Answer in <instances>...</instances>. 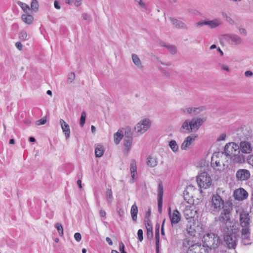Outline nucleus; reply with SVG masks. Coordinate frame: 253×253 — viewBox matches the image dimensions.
<instances>
[{"instance_id": "nucleus-1", "label": "nucleus", "mask_w": 253, "mask_h": 253, "mask_svg": "<svg viewBox=\"0 0 253 253\" xmlns=\"http://www.w3.org/2000/svg\"><path fill=\"white\" fill-rule=\"evenodd\" d=\"M227 158L234 164H242L245 162V156L239 150V146L234 142H230L225 146L224 152Z\"/></svg>"}, {"instance_id": "nucleus-2", "label": "nucleus", "mask_w": 253, "mask_h": 253, "mask_svg": "<svg viewBox=\"0 0 253 253\" xmlns=\"http://www.w3.org/2000/svg\"><path fill=\"white\" fill-rule=\"evenodd\" d=\"M233 210V204L230 201H226V205L223 209H222L219 217L218 220L223 224L224 225L225 230L227 227L231 228V222L230 215L231 211Z\"/></svg>"}, {"instance_id": "nucleus-3", "label": "nucleus", "mask_w": 253, "mask_h": 253, "mask_svg": "<svg viewBox=\"0 0 253 253\" xmlns=\"http://www.w3.org/2000/svg\"><path fill=\"white\" fill-rule=\"evenodd\" d=\"M226 205V202L218 194L212 195L210 201L209 212L212 214H217L221 210L223 209Z\"/></svg>"}, {"instance_id": "nucleus-4", "label": "nucleus", "mask_w": 253, "mask_h": 253, "mask_svg": "<svg viewBox=\"0 0 253 253\" xmlns=\"http://www.w3.org/2000/svg\"><path fill=\"white\" fill-rule=\"evenodd\" d=\"M249 221L250 218L248 214L245 213L240 214V225L242 227L241 235L245 244H249V243L246 242V240H248L250 237Z\"/></svg>"}, {"instance_id": "nucleus-5", "label": "nucleus", "mask_w": 253, "mask_h": 253, "mask_svg": "<svg viewBox=\"0 0 253 253\" xmlns=\"http://www.w3.org/2000/svg\"><path fill=\"white\" fill-rule=\"evenodd\" d=\"M202 241L209 248L215 249L219 245L220 240L219 236L213 233L205 234L202 238Z\"/></svg>"}, {"instance_id": "nucleus-6", "label": "nucleus", "mask_w": 253, "mask_h": 253, "mask_svg": "<svg viewBox=\"0 0 253 253\" xmlns=\"http://www.w3.org/2000/svg\"><path fill=\"white\" fill-rule=\"evenodd\" d=\"M197 182L200 188L207 189L211 185V176L207 172H203L197 177Z\"/></svg>"}, {"instance_id": "nucleus-7", "label": "nucleus", "mask_w": 253, "mask_h": 253, "mask_svg": "<svg viewBox=\"0 0 253 253\" xmlns=\"http://www.w3.org/2000/svg\"><path fill=\"white\" fill-rule=\"evenodd\" d=\"M151 126V121L149 119L145 118L137 123L134 127L135 131L140 135L147 131Z\"/></svg>"}, {"instance_id": "nucleus-8", "label": "nucleus", "mask_w": 253, "mask_h": 253, "mask_svg": "<svg viewBox=\"0 0 253 253\" xmlns=\"http://www.w3.org/2000/svg\"><path fill=\"white\" fill-rule=\"evenodd\" d=\"M224 231L227 233V235H224V239L227 245L228 248L229 249H235L236 246V238L234 236L230 235L232 229L227 227V229H224Z\"/></svg>"}, {"instance_id": "nucleus-9", "label": "nucleus", "mask_w": 253, "mask_h": 253, "mask_svg": "<svg viewBox=\"0 0 253 253\" xmlns=\"http://www.w3.org/2000/svg\"><path fill=\"white\" fill-rule=\"evenodd\" d=\"M209 249L201 244H195L190 246L187 253H209Z\"/></svg>"}, {"instance_id": "nucleus-10", "label": "nucleus", "mask_w": 253, "mask_h": 253, "mask_svg": "<svg viewBox=\"0 0 253 253\" xmlns=\"http://www.w3.org/2000/svg\"><path fill=\"white\" fill-rule=\"evenodd\" d=\"M133 137L130 131H125L124 138V146L125 152L128 154L131 148Z\"/></svg>"}, {"instance_id": "nucleus-11", "label": "nucleus", "mask_w": 253, "mask_h": 253, "mask_svg": "<svg viewBox=\"0 0 253 253\" xmlns=\"http://www.w3.org/2000/svg\"><path fill=\"white\" fill-rule=\"evenodd\" d=\"M168 214L172 226L176 225L181 220V214L177 210H174L172 212L169 207Z\"/></svg>"}, {"instance_id": "nucleus-12", "label": "nucleus", "mask_w": 253, "mask_h": 253, "mask_svg": "<svg viewBox=\"0 0 253 253\" xmlns=\"http://www.w3.org/2000/svg\"><path fill=\"white\" fill-rule=\"evenodd\" d=\"M224 38L229 43L234 45H239L242 42V38L235 34H228L224 36Z\"/></svg>"}, {"instance_id": "nucleus-13", "label": "nucleus", "mask_w": 253, "mask_h": 253, "mask_svg": "<svg viewBox=\"0 0 253 253\" xmlns=\"http://www.w3.org/2000/svg\"><path fill=\"white\" fill-rule=\"evenodd\" d=\"M198 137L197 134H192L185 138L182 143L180 148L182 150H187L190 146L194 142L196 138Z\"/></svg>"}, {"instance_id": "nucleus-14", "label": "nucleus", "mask_w": 253, "mask_h": 253, "mask_svg": "<svg viewBox=\"0 0 253 253\" xmlns=\"http://www.w3.org/2000/svg\"><path fill=\"white\" fill-rule=\"evenodd\" d=\"M250 171L246 169H239L236 173V177L238 181L247 180L250 178Z\"/></svg>"}, {"instance_id": "nucleus-15", "label": "nucleus", "mask_w": 253, "mask_h": 253, "mask_svg": "<svg viewBox=\"0 0 253 253\" xmlns=\"http://www.w3.org/2000/svg\"><path fill=\"white\" fill-rule=\"evenodd\" d=\"M233 196L237 200L243 201L248 198V193L244 188H240L234 191Z\"/></svg>"}, {"instance_id": "nucleus-16", "label": "nucleus", "mask_w": 253, "mask_h": 253, "mask_svg": "<svg viewBox=\"0 0 253 253\" xmlns=\"http://www.w3.org/2000/svg\"><path fill=\"white\" fill-rule=\"evenodd\" d=\"M163 192V184L160 182L158 184L157 198L158 211L160 213H162V212Z\"/></svg>"}, {"instance_id": "nucleus-17", "label": "nucleus", "mask_w": 253, "mask_h": 253, "mask_svg": "<svg viewBox=\"0 0 253 253\" xmlns=\"http://www.w3.org/2000/svg\"><path fill=\"white\" fill-rule=\"evenodd\" d=\"M205 120L201 118H193L191 120L192 132L197 131L202 125Z\"/></svg>"}, {"instance_id": "nucleus-18", "label": "nucleus", "mask_w": 253, "mask_h": 253, "mask_svg": "<svg viewBox=\"0 0 253 253\" xmlns=\"http://www.w3.org/2000/svg\"><path fill=\"white\" fill-rule=\"evenodd\" d=\"M192 207L187 206L183 211V214L186 219L194 218L197 214V210H194Z\"/></svg>"}, {"instance_id": "nucleus-19", "label": "nucleus", "mask_w": 253, "mask_h": 253, "mask_svg": "<svg viewBox=\"0 0 253 253\" xmlns=\"http://www.w3.org/2000/svg\"><path fill=\"white\" fill-rule=\"evenodd\" d=\"M169 19L170 21L171 22L172 25L176 28L178 29H188V27L186 25L185 23L182 22V21H180L179 20H178L177 19L174 18L173 17H169Z\"/></svg>"}, {"instance_id": "nucleus-20", "label": "nucleus", "mask_w": 253, "mask_h": 253, "mask_svg": "<svg viewBox=\"0 0 253 253\" xmlns=\"http://www.w3.org/2000/svg\"><path fill=\"white\" fill-rule=\"evenodd\" d=\"M180 131L182 133H189L192 132L191 121L186 120L183 123L180 128Z\"/></svg>"}, {"instance_id": "nucleus-21", "label": "nucleus", "mask_w": 253, "mask_h": 253, "mask_svg": "<svg viewBox=\"0 0 253 253\" xmlns=\"http://www.w3.org/2000/svg\"><path fill=\"white\" fill-rule=\"evenodd\" d=\"M184 234L186 237H193L195 236L196 230L194 224L189 223L187 225L184 231Z\"/></svg>"}, {"instance_id": "nucleus-22", "label": "nucleus", "mask_w": 253, "mask_h": 253, "mask_svg": "<svg viewBox=\"0 0 253 253\" xmlns=\"http://www.w3.org/2000/svg\"><path fill=\"white\" fill-rule=\"evenodd\" d=\"M60 124L66 138L68 139L70 136V129L69 125L63 119L60 120Z\"/></svg>"}, {"instance_id": "nucleus-23", "label": "nucleus", "mask_w": 253, "mask_h": 253, "mask_svg": "<svg viewBox=\"0 0 253 253\" xmlns=\"http://www.w3.org/2000/svg\"><path fill=\"white\" fill-rule=\"evenodd\" d=\"M241 151L243 153L250 154L252 151L251 144L247 141H242L240 144Z\"/></svg>"}, {"instance_id": "nucleus-24", "label": "nucleus", "mask_w": 253, "mask_h": 253, "mask_svg": "<svg viewBox=\"0 0 253 253\" xmlns=\"http://www.w3.org/2000/svg\"><path fill=\"white\" fill-rule=\"evenodd\" d=\"M211 165L214 169L218 171H222L227 167H226L223 163H221L219 160L214 161L213 158L211 159Z\"/></svg>"}, {"instance_id": "nucleus-25", "label": "nucleus", "mask_w": 253, "mask_h": 253, "mask_svg": "<svg viewBox=\"0 0 253 253\" xmlns=\"http://www.w3.org/2000/svg\"><path fill=\"white\" fill-rule=\"evenodd\" d=\"M222 21L219 18L213 19L211 20H207V26L210 28L213 29L221 25Z\"/></svg>"}, {"instance_id": "nucleus-26", "label": "nucleus", "mask_w": 253, "mask_h": 253, "mask_svg": "<svg viewBox=\"0 0 253 253\" xmlns=\"http://www.w3.org/2000/svg\"><path fill=\"white\" fill-rule=\"evenodd\" d=\"M158 163L157 158L152 156H149L147 159V166L150 168H154L156 167Z\"/></svg>"}, {"instance_id": "nucleus-27", "label": "nucleus", "mask_w": 253, "mask_h": 253, "mask_svg": "<svg viewBox=\"0 0 253 253\" xmlns=\"http://www.w3.org/2000/svg\"><path fill=\"white\" fill-rule=\"evenodd\" d=\"M145 226L147 229V235L149 238L153 237V227L152 223L149 219L145 220Z\"/></svg>"}, {"instance_id": "nucleus-28", "label": "nucleus", "mask_w": 253, "mask_h": 253, "mask_svg": "<svg viewBox=\"0 0 253 253\" xmlns=\"http://www.w3.org/2000/svg\"><path fill=\"white\" fill-rule=\"evenodd\" d=\"M131 58L134 65L139 69L142 70L143 66L139 57L135 54L133 53L131 55Z\"/></svg>"}, {"instance_id": "nucleus-29", "label": "nucleus", "mask_w": 253, "mask_h": 253, "mask_svg": "<svg viewBox=\"0 0 253 253\" xmlns=\"http://www.w3.org/2000/svg\"><path fill=\"white\" fill-rule=\"evenodd\" d=\"M136 163L134 160H132L130 163V174L133 180L135 179V176L137 174Z\"/></svg>"}, {"instance_id": "nucleus-30", "label": "nucleus", "mask_w": 253, "mask_h": 253, "mask_svg": "<svg viewBox=\"0 0 253 253\" xmlns=\"http://www.w3.org/2000/svg\"><path fill=\"white\" fill-rule=\"evenodd\" d=\"M138 208L135 203H134L131 207L130 214L132 219L133 221H136L137 218Z\"/></svg>"}, {"instance_id": "nucleus-31", "label": "nucleus", "mask_w": 253, "mask_h": 253, "mask_svg": "<svg viewBox=\"0 0 253 253\" xmlns=\"http://www.w3.org/2000/svg\"><path fill=\"white\" fill-rule=\"evenodd\" d=\"M124 136V134L123 133V131L119 129L114 136L115 143L116 144H119Z\"/></svg>"}, {"instance_id": "nucleus-32", "label": "nucleus", "mask_w": 253, "mask_h": 253, "mask_svg": "<svg viewBox=\"0 0 253 253\" xmlns=\"http://www.w3.org/2000/svg\"><path fill=\"white\" fill-rule=\"evenodd\" d=\"M22 21L27 24H31L34 20V17L31 15L23 14L21 17Z\"/></svg>"}, {"instance_id": "nucleus-33", "label": "nucleus", "mask_w": 253, "mask_h": 253, "mask_svg": "<svg viewBox=\"0 0 253 253\" xmlns=\"http://www.w3.org/2000/svg\"><path fill=\"white\" fill-rule=\"evenodd\" d=\"M169 146L171 150L173 152L176 153L178 152L179 147L178 144H177L176 141L174 140H171L169 142Z\"/></svg>"}, {"instance_id": "nucleus-34", "label": "nucleus", "mask_w": 253, "mask_h": 253, "mask_svg": "<svg viewBox=\"0 0 253 253\" xmlns=\"http://www.w3.org/2000/svg\"><path fill=\"white\" fill-rule=\"evenodd\" d=\"M106 200L108 204H110L113 200L112 191L111 189H107L106 192Z\"/></svg>"}, {"instance_id": "nucleus-35", "label": "nucleus", "mask_w": 253, "mask_h": 253, "mask_svg": "<svg viewBox=\"0 0 253 253\" xmlns=\"http://www.w3.org/2000/svg\"><path fill=\"white\" fill-rule=\"evenodd\" d=\"M155 239H156V249L157 252L158 253L159 250V243H160V234H159V228L156 230Z\"/></svg>"}, {"instance_id": "nucleus-36", "label": "nucleus", "mask_w": 253, "mask_h": 253, "mask_svg": "<svg viewBox=\"0 0 253 253\" xmlns=\"http://www.w3.org/2000/svg\"><path fill=\"white\" fill-rule=\"evenodd\" d=\"M104 150L102 146L98 145L95 148V154L96 157H101L103 154Z\"/></svg>"}, {"instance_id": "nucleus-37", "label": "nucleus", "mask_w": 253, "mask_h": 253, "mask_svg": "<svg viewBox=\"0 0 253 253\" xmlns=\"http://www.w3.org/2000/svg\"><path fill=\"white\" fill-rule=\"evenodd\" d=\"M163 46L166 47L168 49V50L172 54L176 53L177 52L176 47L174 45L169 44H164L163 45Z\"/></svg>"}, {"instance_id": "nucleus-38", "label": "nucleus", "mask_w": 253, "mask_h": 253, "mask_svg": "<svg viewBox=\"0 0 253 253\" xmlns=\"http://www.w3.org/2000/svg\"><path fill=\"white\" fill-rule=\"evenodd\" d=\"M39 3L37 0H32L31 3V8L34 11H37L39 9Z\"/></svg>"}, {"instance_id": "nucleus-39", "label": "nucleus", "mask_w": 253, "mask_h": 253, "mask_svg": "<svg viewBox=\"0 0 253 253\" xmlns=\"http://www.w3.org/2000/svg\"><path fill=\"white\" fill-rule=\"evenodd\" d=\"M55 227L58 231L59 236L61 237L64 234V233L62 225L60 223H58L56 224Z\"/></svg>"}, {"instance_id": "nucleus-40", "label": "nucleus", "mask_w": 253, "mask_h": 253, "mask_svg": "<svg viewBox=\"0 0 253 253\" xmlns=\"http://www.w3.org/2000/svg\"><path fill=\"white\" fill-rule=\"evenodd\" d=\"M86 118V113L85 112H83L81 114L80 118V124L81 126H83L85 124Z\"/></svg>"}, {"instance_id": "nucleus-41", "label": "nucleus", "mask_w": 253, "mask_h": 253, "mask_svg": "<svg viewBox=\"0 0 253 253\" xmlns=\"http://www.w3.org/2000/svg\"><path fill=\"white\" fill-rule=\"evenodd\" d=\"M18 4L25 12H26L27 10L30 9L29 5L26 3L19 1Z\"/></svg>"}, {"instance_id": "nucleus-42", "label": "nucleus", "mask_w": 253, "mask_h": 253, "mask_svg": "<svg viewBox=\"0 0 253 253\" xmlns=\"http://www.w3.org/2000/svg\"><path fill=\"white\" fill-rule=\"evenodd\" d=\"M135 4L136 5H139L141 8L146 9V4L142 1V0H135Z\"/></svg>"}, {"instance_id": "nucleus-43", "label": "nucleus", "mask_w": 253, "mask_h": 253, "mask_svg": "<svg viewBox=\"0 0 253 253\" xmlns=\"http://www.w3.org/2000/svg\"><path fill=\"white\" fill-rule=\"evenodd\" d=\"M27 37V34L26 31H22L21 32L19 35V38L20 40L25 41L26 40Z\"/></svg>"}, {"instance_id": "nucleus-44", "label": "nucleus", "mask_w": 253, "mask_h": 253, "mask_svg": "<svg viewBox=\"0 0 253 253\" xmlns=\"http://www.w3.org/2000/svg\"><path fill=\"white\" fill-rule=\"evenodd\" d=\"M75 75L74 73L71 72L69 74L68 77V82L71 83L75 80Z\"/></svg>"}, {"instance_id": "nucleus-45", "label": "nucleus", "mask_w": 253, "mask_h": 253, "mask_svg": "<svg viewBox=\"0 0 253 253\" xmlns=\"http://www.w3.org/2000/svg\"><path fill=\"white\" fill-rule=\"evenodd\" d=\"M193 108H186L181 109V111L184 113L191 114L193 112Z\"/></svg>"}, {"instance_id": "nucleus-46", "label": "nucleus", "mask_w": 253, "mask_h": 253, "mask_svg": "<svg viewBox=\"0 0 253 253\" xmlns=\"http://www.w3.org/2000/svg\"><path fill=\"white\" fill-rule=\"evenodd\" d=\"M218 66L220 68L221 70L226 71L227 72H229L230 71L229 67L224 64H219Z\"/></svg>"}, {"instance_id": "nucleus-47", "label": "nucleus", "mask_w": 253, "mask_h": 253, "mask_svg": "<svg viewBox=\"0 0 253 253\" xmlns=\"http://www.w3.org/2000/svg\"><path fill=\"white\" fill-rule=\"evenodd\" d=\"M138 239L139 241L142 242L143 239V230L142 229H139L137 232Z\"/></svg>"}, {"instance_id": "nucleus-48", "label": "nucleus", "mask_w": 253, "mask_h": 253, "mask_svg": "<svg viewBox=\"0 0 253 253\" xmlns=\"http://www.w3.org/2000/svg\"><path fill=\"white\" fill-rule=\"evenodd\" d=\"M46 122V120L44 118H42L37 121L36 125L38 126L44 125Z\"/></svg>"}, {"instance_id": "nucleus-49", "label": "nucleus", "mask_w": 253, "mask_h": 253, "mask_svg": "<svg viewBox=\"0 0 253 253\" xmlns=\"http://www.w3.org/2000/svg\"><path fill=\"white\" fill-rule=\"evenodd\" d=\"M74 238L77 242H80L82 239V235L80 233H76L74 234Z\"/></svg>"}, {"instance_id": "nucleus-50", "label": "nucleus", "mask_w": 253, "mask_h": 253, "mask_svg": "<svg viewBox=\"0 0 253 253\" xmlns=\"http://www.w3.org/2000/svg\"><path fill=\"white\" fill-rule=\"evenodd\" d=\"M197 26H202L203 25H207V20H203L199 21L196 23Z\"/></svg>"}, {"instance_id": "nucleus-51", "label": "nucleus", "mask_w": 253, "mask_h": 253, "mask_svg": "<svg viewBox=\"0 0 253 253\" xmlns=\"http://www.w3.org/2000/svg\"><path fill=\"white\" fill-rule=\"evenodd\" d=\"M239 33L240 34L244 35V36H247V31L246 30V29H245L244 28H240L239 29Z\"/></svg>"}, {"instance_id": "nucleus-52", "label": "nucleus", "mask_w": 253, "mask_h": 253, "mask_svg": "<svg viewBox=\"0 0 253 253\" xmlns=\"http://www.w3.org/2000/svg\"><path fill=\"white\" fill-rule=\"evenodd\" d=\"M73 2L75 6L78 7L82 4L81 0H73Z\"/></svg>"}, {"instance_id": "nucleus-53", "label": "nucleus", "mask_w": 253, "mask_h": 253, "mask_svg": "<svg viewBox=\"0 0 253 253\" xmlns=\"http://www.w3.org/2000/svg\"><path fill=\"white\" fill-rule=\"evenodd\" d=\"M245 76L246 77H251L253 76V73L251 71H247L245 72Z\"/></svg>"}, {"instance_id": "nucleus-54", "label": "nucleus", "mask_w": 253, "mask_h": 253, "mask_svg": "<svg viewBox=\"0 0 253 253\" xmlns=\"http://www.w3.org/2000/svg\"><path fill=\"white\" fill-rule=\"evenodd\" d=\"M99 214L100 217H104L106 216V212L105 211H103L102 210H101L99 211Z\"/></svg>"}, {"instance_id": "nucleus-55", "label": "nucleus", "mask_w": 253, "mask_h": 253, "mask_svg": "<svg viewBox=\"0 0 253 253\" xmlns=\"http://www.w3.org/2000/svg\"><path fill=\"white\" fill-rule=\"evenodd\" d=\"M54 6L57 9H60L61 7L59 2L57 0H55L54 2Z\"/></svg>"}, {"instance_id": "nucleus-56", "label": "nucleus", "mask_w": 253, "mask_h": 253, "mask_svg": "<svg viewBox=\"0 0 253 253\" xmlns=\"http://www.w3.org/2000/svg\"><path fill=\"white\" fill-rule=\"evenodd\" d=\"M83 17L84 19L85 20H88L90 18V15L87 13H84L83 14Z\"/></svg>"}, {"instance_id": "nucleus-57", "label": "nucleus", "mask_w": 253, "mask_h": 253, "mask_svg": "<svg viewBox=\"0 0 253 253\" xmlns=\"http://www.w3.org/2000/svg\"><path fill=\"white\" fill-rule=\"evenodd\" d=\"M193 112L194 114H196L202 111V109L200 108H193Z\"/></svg>"}, {"instance_id": "nucleus-58", "label": "nucleus", "mask_w": 253, "mask_h": 253, "mask_svg": "<svg viewBox=\"0 0 253 253\" xmlns=\"http://www.w3.org/2000/svg\"><path fill=\"white\" fill-rule=\"evenodd\" d=\"M119 250L121 252L125 251V246L122 242H121L119 245Z\"/></svg>"}, {"instance_id": "nucleus-59", "label": "nucleus", "mask_w": 253, "mask_h": 253, "mask_svg": "<svg viewBox=\"0 0 253 253\" xmlns=\"http://www.w3.org/2000/svg\"><path fill=\"white\" fill-rule=\"evenodd\" d=\"M15 46L20 50L22 48V44L20 42H17L15 43Z\"/></svg>"}, {"instance_id": "nucleus-60", "label": "nucleus", "mask_w": 253, "mask_h": 253, "mask_svg": "<svg viewBox=\"0 0 253 253\" xmlns=\"http://www.w3.org/2000/svg\"><path fill=\"white\" fill-rule=\"evenodd\" d=\"M225 138H226V134H222L219 136V137L218 138L217 140H218V141L224 140L225 139Z\"/></svg>"}, {"instance_id": "nucleus-61", "label": "nucleus", "mask_w": 253, "mask_h": 253, "mask_svg": "<svg viewBox=\"0 0 253 253\" xmlns=\"http://www.w3.org/2000/svg\"><path fill=\"white\" fill-rule=\"evenodd\" d=\"M106 241L108 243V244L109 245H112L113 242H112V240H111V239L109 237H107L106 238Z\"/></svg>"}, {"instance_id": "nucleus-62", "label": "nucleus", "mask_w": 253, "mask_h": 253, "mask_svg": "<svg viewBox=\"0 0 253 253\" xmlns=\"http://www.w3.org/2000/svg\"><path fill=\"white\" fill-rule=\"evenodd\" d=\"M226 21L230 23L231 24H233L234 23V20H232V19L230 17H228V19H226Z\"/></svg>"}, {"instance_id": "nucleus-63", "label": "nucleus", "mask_w": 253, "mask_h": 253, "mask_svg": "<svg viewBox=\"0 0 253 253\" xmlns=\"http://www.w3.org/2000/svg\"><path fill=\"white\" fill-rule=\"evenodd\" d=\"M165 219H164L163 220V222L162 225L161 233H162V235H164L165 234L164 230V224H165Z\"/></svg>"}, {"instance_id": "nucleus-64", "label": "nucleus", "mask_w": 253, "mask_h": 253, "mask_svg": "<svg viewBox=\"0 0 253 253\" xmlns=\"http://www.w3.org/2000/svg\"><path fill=\"white\" fill-rule=\"evenodd\" d=\"M249 163L253 167V157L249 160Z\"/></svg>"}]
</instances>
